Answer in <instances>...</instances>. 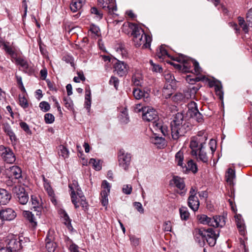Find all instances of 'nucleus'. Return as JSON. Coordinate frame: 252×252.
Returning a JSON list of instances; mask_svg holds the SVG:
<instances>
[{"label":"nucleus","mask_w":252,"mask_h":252,"mask_svg":"<svg viewBox=\"0 0 252 252\" xmlns=\"http://www.w3.org/2000/svg\"><path fill=\"white\" fill-rule=\"evenodd\" d=\"M170 126L171 135L174 140H177L189 129L188 123L184 119V115L181 113L175 115L171 122Z\"/></svg>","instance_id":"1"},{"label":"nucleus","mask_w":252,"mask_h":252,"mask_svg":"<svg viewBox=\"0 0 252 252\" xmlns=\"http://www.w3.org/2000/svg\"><path fill=\"white\" fill-rule=\"evenodd\" d=\"M130 27L132 30L131 35L133 36L135 46H142L143 49L150 48L152 40V37L146 34L144 30L137 25L132 24Z\"/></svg>","instance_id":"2"},{"label":"nucleus","mask_w":252,"mask_h":252,"mask_svg":"<svg viewBox=\"0 0 252 252\" xmlns=\"http://www.w3.org/2000/svg\"><path fill=\"white\" fill-rule=\"evenodd\" d=\"M68 187L70 191L71 201L75 208L79 207L78 203H80L83 209H87L88 203L86 202V198L78 182L75 180H73L72 183L69 185Z\"/></svg>","instance_id":"3"},{"label":"nucleus","mask_w":252,"mask_h":252,"mask_svg":"<svg viewBox=\"0 0 252 252\" xmlns=\"http://www.w3.org/2000/svg\"><path fill=\"white\" fill-rule=\"evenodd\" d=\"M219 236V232H215L212 228L208 229H200L195 235V239L200 246L204 244V241L206 240L209 245L213 247L216 243V240Z\"/></svg>","instance_id":"4"},{"label":"nucleus","mask_w":252,"mask_h":252,"mask_svg":"<svg viewBox=\"0 0 252 252\" xmlns=\"http://www.w3.org/2000/svg\"><path fill=\"white\" fill-rule=\"evenodd\" d=\"M174 60L183 63V71L189 72L191 71V64L194 66V72L197 74H200L201 71V68L200 67L199 63L197 61L183 54H180L176 59H174Z\"/></svg>","instance_id":"5"},{"label":"nucleus","mask_w":252,"mask_h":252,"mask_svg":"<svg viewBox=\"0 0 252 252\" xmlns=\"http://www.w3.org/2000/svg\"><path fill=\"white\" fill-rule=\"evenodd\" d=\"M6 176L7 180L6 181V184L8 187L12 188L15 184L21 182L22 178V170L18 166H12L7 169Z\"/></svg>","instance_id":"6"},{"label":"nucleus","mask_w":252,"mask_h":252,"mask_svg":"<svg viewBox=\"0 0 252 252\" xmlns=\"http://www.w3.org/2000/svg\"><path fill=\"white\" fill-rule=\"evenodd\" d=\"M197 218L201 223L215 227H222L225 224V218L222 216H216L213 218H210L207 215L203 214L198 216Z\"/></svg>","instance_id":"7"},{"label":"nucleus","mask_w":252,"mask_h":252,"mask_svg":"<svg viewBox=\"0 0 252 252\" xmlns=\"http://www.w3.org/2000/svg\"><path fill=\"white\" fill-rule=\"evenodd\" d=\"M207 139L206 134H205L202 131H200L197 136L191 138L189 147L191 149V155L192 156L197 157L199 147L204 146Z\"/></svg>","instance_id":"8"},{"label":"nucleus","mask_w":252,"mask_h":252,"mask_svg":"<svg viewBox=\"0 0 252 252\" xmlns=\"http://www.w3.org/2000/svg\"><path fill=\"white\" fill-rule=\"evenodd\" d=\"M29 243L27 239L23 236H14L9 240L7 247L11 249L13 252H16L20 250L26 244Z\"/></svg>","instance_id":"9"},{"label":"nucleus","mask_w":252,"mask_h":252,"mask_svg":"<svg viewBox=\"0 0 252 252\" xmlns=\"http://www.w3.org/2000/svg\"><path fill=\"white\" fill-rule=\"evenodd\" d=\"M0 156L7 163L12 164L16 160V157L12 150L3 145L0 146Z\"/></svg>","instance_id":"10"},{"label":"nucleus","mask_w":252,"mask_h":252,"mask_svg":"<svg viewBox=\"0 0 252 252\" xmlns=\"http://www.w3.org/2000/svg\"><path fill=\"white\" fill-rule=\"evenodd\" d=\"M131 155L130 153L126 152L124 150H121L119 151L118 156V160L120 167L125 171H127L130 164Z\"/></svg>","instance_id":"11"},{"label":"nucleus","mask_w":252,"mask_h":252,"mask_svg":"<svg viewBox=\"0 0 252 252\" xmlns=\"http://www.w3.org/2000/svg\"><path fill=\"white\" fill-rule=\"evenodd\" d=\"M158 113L155 109L149 106L143 109L142 119L144 121L152 123L158 121Z\"/></svg>","instance_id":"12"},{"label":"nucleus","mask_w":252,"mask_h":252,"mask_svg":"<svg viewBox=\"0 0 252 252\" xmlns=\"http://www.w3.org/2000/svg\"><path fill=\"white\" fill-rule=\"evenodd\" d=\"M11 191L16 194L19 203L22 205L27 204L29 200V196L25 192L24 189L20 186H14L11 188Z\"/></svg>","instance_id":"13"},{"label":"nucleus","mask_w":252,"mask_h":252,"mask_svg":"<svg viewBox=\"0 0 252 252\" xmlns=\"http://www.w3.org/2000/svg\"><path fill=\"white\" fill-rule=\"evenodd\" d=\"M188 114L198 122H201L203 121V116L199 112L197 103L194 101H191L188 104Z\"/></svg>","instance_id":"14"},{"label":"nucleus","mask_w":252,"mask_h":252,"mask_svg":"<svg viewBox=\"0 0 252 252\" xmlns=\"http://www.w3.org/2000/svg\"><path fill=\"white\" fill-rule=\"evenodd\" d=\"M132 93L136 99H143L145 102L147 103L150 101V90L148 89L142 90L139 88H134Z\"/></svg>","instance_id":"15"},{"label":"nucleus","mask_w":252,"mask_h":252,"mask_svg":"<svg viewBox=\"0 0 252 252\" xmlns=\"http://www.w3.org/2000/svg\"><path fill=\"white\" fill-rule=\"evenodd\" d=\"M114 70L120 76L123 77L127 74L129 66L125 62L117 61L114 64Z\"/></svg>","instance_id":"16"},{"label":"nucleus","mask_w":252,"mask_h":252,"mask_svg":"<svg viewBox=\"0 0 252 252\" xmlns=\"http://www.w3.org/2000/svg\"><path fill=\"white\" fill-rule=\"evenodd\" d=\"M98 4L108 12H113L117 10L115 0H97Z\"/></svg>","instance_id":"17"},{"label":"nucleus","mask_w":252,"mask_h":252,"mask_svg":"<svg viewBox=\"0 0 252 252\" xmlns=\"http://www.w3.org/2000/svg\"><path fill=\"white\" fill-rule=\"evenodd\" d=\"M41 177L43 181V186L45 190L46 191L49 196L50 197L51 201L52 202V203H53L54 204H56L57 203V200L55 198V194L51 186L50 182L48 179L45 178L44 175H42Z\"/></svg>","instance_id":"18"},{"label":"nucleus","mask_w":252,"mask_h":252,"mask_svg":"<svg viewBox=\"0 0 252 252\" xmlns=\"http://www.w3.org/2000/svg\"><path fill=\"white\" fill-rule=\"evenodd\" d=\"M0 216L3 220H11L16 217V214L13 209L6 208L0 211Z\"/></svg>","instance_id":"19"},{"label":"nucleus","mask_w":252,"mask_h":252,"mask_svg":"<svg viewBox=\"0 0 252 252\" xmlns=\"http://www.w3.org/2000/svg\"><path fill=\"white\" fill-rule=\"evenodd\" d=\"M3 129L6 135L9 137V139L12 144H15L17 142V138L10 125L8 123L3 124Z\"/></svg>","instance_id":"20"},{"label":"nucleus","mask_w":252,"mask_h":252,"mask_svg":"<svg viewBox=\"0 0 252 252\" xmlns=\"http://www.w3.org/2000/svg\"><path fill=\"white\" fill-rule=\"evenodd\" d=\"M45 247L47 252H55L57 244L54 241L52 236L48 234L45 239Z\"/></svg>","instance_id":"21"},{"label":"nucleus","mask_w":252,"mask_h":252,"mask_svg":"<svg viewBox=\"0 0 252 252\" xmlns=\"http://www.w3.org/2000/svg\"><path fill=\"white\" fill-rule=\"evenodd\" d=\"M11 198L10 193L4 189H0V204L6 205Z\"/></svg>","instance_id":"22"},{"label":"nucleus","mask_w":252,"mask_h":252,"mask_svg":"<svg viewBox=\"0 0 252 252\" xmlns=\"http://www.w3.org/2000/svg\"><path fill=\"white\" fill-rule=\"evenodd\" d=\"M31 201L32 208L36 212V215H39L42 210L40 199L36 196L32 195Z\"/></svg>","instance_id":"23"},{"label":"nucleus","mask_w":252,"mask_h":252,"mask_svg":"<svg viewBox=\"0 0 252 252\" xmlns=\"http://www.w3.org/2000/svg\"><path fill=\"white\" fill-rule=\"evenodd\" d=\"M172 182H173L175 186L181 190H183L181 191L180 194L182 195L185 194L186 189H185V184L183 179L178 177L175 176L173 178Z\"/></svg>","instance_id":"24"},{"label":"nucleus","mask_w":252,"mask_h":252,"mask_svg":"<svg viewBox=\"0 0 252 252\" xmlns=\"http://www.w3.org/2000/svg\"><path fill=\"white\" fill-rule=\"evenodd\" d=\"M86 0H72L70 5V8L73 12L79 10L85 4Z\"/></svg>","instance_id":"25"},{"label":"nucleus","mask_w":252,"mask_h":252,"mask_svg":"<svg viewBox=\"0 0 252 252\" xmlns=\"http://www.w3.org/2000/svg\"><path fill=\"white\" fill-rule=\"evenodd\" d=\"M188 204L189 207L194 212L198 210L200 203L197 197H193L190 198L189 197L188 199Z\"/></svg>","instance_id":"26"},{"label":"nucleus","mask_w":252,"mask_h":252,"mask_svg":"<svg viewBox=\"0 0 252 252\" xmlns=\"http://www.w3.org/2000/svg\"><path fill=\"white\" fill-rule=\"evenodd\" d=\"M150 141L153 144L157 145L159 148H163L164 146V139L157 136L156 134H155L150 138Z\"/></svg>","instance_id":"27"},{"label":"nucleus","mask_w":252,"mask_h":252,"mask_svg":"<svg viewBox=\"0 0 252 252\" xmlns=\"http://www.w3.org/2000/svg\"><path fill=\"white\" fill-rule=\"evenodd\" d=\"M235 218L236 224L238 228L239 229L240 234L241 235H244L245 226L244 222V220L242 218V216L240 215H236Z\"/></svg>","instance_id":"28"},{"label":"nucleus","mask_w":252,"mask_h":252,"mask_svg":"<svg viewBox=\"0 0 252 252\" xmlns=\"http://www.w3.org/2000/svg\"><path fill=\"white\" fill-rule=\"evenodd\" d=\"M204 146L199 147V150L197 152L196 158L198 160H200L203 162H207L208 161V158L207 156L206 153L204 151Z\"/></svg>","instance_id":"29"},{"label":"nucleus","mask_w":252,"mask_h":252,"mask_svg":"<svg viewBox=\"0 0 252 252\" xmlns=\"http://www.w3.org/2000/svg\"><path fill=\"white\" fill-rule=\"evenodd\" d=\"M173 85H165L162 90V95L165 98H169L173 94Z\"/></svg>","instance_id":"30"},{"label":"nucleus","mask_w":252,"mask_h":252,"mask_svg":"<svg viewBox=\"0 0 252 252\" xmlns=\"http://www.w3.org/2000/svg\"><path fill=\"white\" fill-rule=\"evenodd\" d=\"M235 178V170L231 168H228L225 174L226 181L230 185L233 184V180Z\"/></svg>","instance_id":"31"},{"label":"nucleus","mask_w":252,"mask_h":252,"mask_svg":"<svg viewBox=\"0 0 252 252\" xmlns=\"http://www.w3.org/2000/svg\"><path fill=\"white\" fill-rule=\"evenodd\" d=\"M238 23L240 27L242 29V30L246 33H248L249 31V27H252V26L249 25V23L246 22L244 18L241 17H238Z\"/></svg>","instance_id":"32"},{"label":"nucleus","mask_w":252,"mask_h":252,"mask_svg":"<svg viewBox=\"0 0 252 252\" xmlns=\"http://www.w3.org/2000/svg\"><path fill=\"white\" fill-rule=\"evenodd\" d=\"M23 215L31 223L32 225L35 227L37 225V223L35 220V218L33 214L29 211H24Z\"/></svg>","instance_id":"33"},{"label":"nucleus","mask_w":252,"mask_h":252,"mask_svg":"<svg viewBox=\"0 0 252 252\" xmlns=\"http://www.w3.org/2000/svg\"><path fill=\"white\" fill-rule=\"evenodd\" d=\"M58 154L65 159L69 156V151L65 146L61 145L58 147Z\"/></svg>","instance_id":"34"},{"label":"nucleus","mask_w":252,"mask_h":252,"mask_svg":"<svg viewBox=\"0 0 252 252\" xmlns=\"http://www.w3.org/2000/svg\"><path fill=\"white\" fill-rule=\"evenodd\" d=\"M179 212L182 220H187L189 219L190 214L186 207H181L179 209Z\"/></svg>","instance_id":"35"},{"label":"nucleus","mask_w":252,"mask_h":252,"mask_svg":"<svg viewBox=\"0 0 252 252\" xmlns=\"http://www.w3.org/2000/svg\"><path fill=\"white\" fill-rule=\"evenodd\" d=\"M157 56L159 59H164L166 57H170L163 45H161L157 51Z\"/></svg>","instance_id":"36"},{"label":"nucleus","mask_w":252,"mask_h":252,"mask_svg":"<svg viewBox=\"0 0 252 252\" xmlns=\"http://www.w3.org/2000/svg\"><path fill=\"white\" fill-rule=\"evenodd\" d=\"M61 215L63 219L64 224L66 225V226L68 228H70V227H72L71 224V220L70 219L66 212L64 210H62L61 212Z\"/></svg>","instance_id":"37"},{"label":"nucleus","mask_w":252,"mask_h":252,"mask_svg":"<svg viewBox=\"0 0 252 252\" xmlns=\"http://www.w3.org/2000/svg\"><path fill=\"white\" fill-rule=\"evenodd\" d=\"M17 64L20 65L23 70L27 72L29 68V64L26 60L21 58H18L16 59Z\"/></svg>","instance_id":"38"},{"label":"nucleus","mask_w":252,"mask_h":252,"mask_svg":"<svg viewBox=\"0 0 252 252\" xmlns=\"http://www.w3.org/2000/svg\"><path fill=\"white\" fill-rule=\"evenodd\" d=\"M162 123L158 119V121H154L150 124L151 128L155 131H159L160 129L162 128Z\"/></svg>","instance_id":"39"},{"label":"nucleus","mask_w":252,"mask_h":252,"mask_svg":"<svg viewBox=\"0 0 252 252\" xmlns=\"http://www.w3.org/2000/svg\"><path fill=\"white\" fill-rule=\"evenodd\" d=\"M183 152L181 151H178L175 155V161L178 165L183 166L184 162Z\"/></svg>","instance_id":"40"},{"label":"nucleus","mask_w":252,"mask_h":252,"mask_svg":"<svg viewBox=\"0 0 252 252\" xmlns=\"http://www.w3.org/2000/svg\"><path fill=\"white\" fill-rule=\"evenodd\" d=\"M89 164H91L95 170L98 171L100 170L101 168V165L100 164V161H96L94 158H91L89 161Z\"/></svg>","instance_id":"41"},{"label":"nucleus","mask_w":252,"mask_h":252,"mask_svg":"<svg viewBox=\"0 0 252 252\" xmlns=\"http://www.w3.org/2000/svg\"><path fill=\"white\" fill-rule=\"evenodd\" d=\"M109 193H107L105 191L101 192V202L103 206H106L108 203V196Z\"/></svg>","instance_id":"42"},{"label":"nucleus","mask_w":252,"mask_h":252,"mask_svg":"<svg viewBox=\"0 0 252 252\" xmlns=\"http://www.w3.org/2000/svg\"><path fill=\"white\" fill-rule=\"evenodd\" d=\"M63 102L66 108L69 110L73 109V103L72 100L69 97H65L63 98Z\"/></svg>","instance_id":"43"},{"label":"nucleus","mask_w":252,"mask_h":252,"mask_svg":"<svg viewBox=\"0 0 252 252\" xmlns=\"http://www.w3.org/2000/svg\"><path fill=\"white\" fill-rule=\"evenodd\" d=\"M132 82L136 86H141L142 83V79L140 75H134L132 78Z\"/></svg>","instance_id":"44"},{"label":"nucleus","mask_w":252,"mask_h":252,"mask_svg":"<svg viewBox=\"0 0 252 252\" xmlns=\"http://www.w3.org/2000/svg\"><path fill=\"white\" fill-rule=\"evenodd\" d=\"M164 78L166 81L170 83L169 84H174V82L175 81L174 76L171 73H165L164 74Z\"/></svg>","instance_id":"45"},{"label":"nucleus","mask_w":252,"mask_h":252,"mask_svg":"<svg viewBox=\"0 0 252 252\" xmlns=\"http://www.w3.org/2000/svg\"><path fill=\"white\" fill-rule=\"evenodd\" d=\"M215 90L217 95H219L220 99L223 98V92L222 91V86L220 82H218L215 85Z\"/></svg>","instance_id":"46"},{"label":"nucleus","mask_w":252,"mask_h":252,"mask_svg":"<svg viewBox=\"0 0 252 252\" xmlns=\"http://www.w3.org/2000/svg\"><path fill=\"white\" fill-rule=\"evenodd\" d=\"M1 45L2 46V49L5 50V51L10 55H12L14 54V51L12 50V48L7 45V44L4 41L0 42Z\"/></svg>","instance_id":"47"},{"label":"nucleus","mask_w":252,"mask_h":252,"mask_svg":"<svg viewBox=\"0 0 252 252\" xmlns=\"http://www.w3.org/2000/svg\"><path fill=\"white\" fill-rule=\"evenodd\" d=\"M44 120L46 124H52L55 121V117L51 113H46L44 115Z\"/></svg>","instance_id":"48"},{"label":"nucleus","mask_w":252,"mask_h":252,"mask_svg":"<svg viewBox=\"0 0 252 252\" xmlns=\"http://www.w3.org/2000/svg\"><path fill=\"white\" fill-rule=\"evenodd\" d=\"M39 107L42 111L46 112L49 110L50 105L48 102L43 101L39 103Z\"/></svg>","instance_id":"49"},{"label":"nucleus","mask_w":252,"mask_h":252,"mask_svg":"<svg viewBox=\"0 0 252 252\" xmlns=\"http://www.w3.org/2000/svg\"><path fill=\"white\" fill-rule=\"evenodd\" d=\"M187 169L189 170L192 171L193 172L195 173L197 172V168L196 164L193 162L192 160H189L188 163Z\"/></svg>","instance_id":"50"},{"label":"nucleus","mask_w":252,"mask_h":252,"mask_svg":"<svg viewBox=\"0 0 252 252\" xmlns=\"http://www.w3.org/2000/svg\"><path fill=\"white\" fill-rule=\"evenodd\" d=\"M101 187L103 189L102 191H105L107 193H110L111 186L106 180H103L102 181Z\"/></svg>","instance_id":"51"},{"label":"nucleus","mask_w":252,"mask_h":252,"mask_svg":"<svg viewBox=\"0 0 252 252\" xmlns=\"http://www.w3.org/2000/svg\"><path fill=\"white\" fill-rule=\"evenodd\" d=\"M109 84L113 85L115 88L117 90L119 84V80L116 77L112 76L109 80Z\"/></svg>","instance_id":"52"},{"label":"nucleus","mask_w":252,"mask_h":252,"mask_svg":"<svg viewBox=\"0 0 252 252\" xmlns=\"http://www.w3.org/2000/svg\"><path fill=\"white\" fill-rule=\"evenodd\" d=\"M129 240L130 241L131 244L133 246L136 247L139 245L140 243V239L139 238L132 235L130 236Z\"/></svg>","instance_id":"53"},{"label":"nucleus","mask_w":252,"mask_h":252,"mask_svg":"<svg viewBox=\"0 0 252 252\" xmlns=\"http://www.w3.org/2000/svg\"><path fill=\"white\" fill-rule=\"evenodd\" d=\"M150 63L151 65V69L156 72H160L162 70V68L158 64H155L151 60Z\"/></svg>","instance_id":"54"},{"label":"nucleus","mask_w":252,"mask_h":252,"mask_svg":"<svg viewBox=\"0 0 252 252\" xmlns=\"http://www.w3.org/2000/svg\"><path fill=\"white\" fill-rule=\"evenodd\" d=\"M132 188L130 185H124L122 188L124 193L126 194H130L131 193Z\"/></svg>","instance_id":"55"},{"label":"nucleus","mask_w":252,"mask_h":252,"mask_svg":"<svg viewBox=\"0 0 252 252\" xmlns=\"http://www.w3.org/2000/svg\"><path fill=\"white\" fill-rule=\"evenodd\" d=\"M20 126L28 134L32 133L31 130H30L28 125L26 123L21 122L20 123Z\"/></svg>","instance_id":"56"},{"label":"nucleus","mask_w":252,"mask_h":252,"mask_svg":"<svg viewBox=\"0 0 252 252\" xmlns=\"http://www.w3.org/2000/svg\"><path fill=\"white\" fill-rule=\"evenodd\" d=\"M246 20L249 26H252V8L250 9L247 13Z\"/></svg>","instance_id":"57"},{"label":"nucleus","mask_w":252,"mask_h":252,"mask_svg":"<svg viewBox=\"0 0 252 252\" xmlns=\"http://www.w3.org/2000/svg\"><path fill=\"white\" fill-rule=\"evenodd\" d=\"M91 10V13L92 14L96 15V16L99 19L102 18L103 15L102 13L100 11H99L96 7H94L92 8Z\"/></svg>","instance_id":"58"},{"label":"nucleus","mask_w":252,"mask_h":252,"mask_svg":"<svg viewBox=\"0 0 252 252\" xmlns=\"http://www.w3.org/2000/svg\"><path fill=\"white\" fill-rule=\"evenodd\" d=\"M163 229L165 231H171L172 226L171 222L170 221H165L163 224Z\"/></svg>","instance_id":"59"},{"label":"nucleus","mask_w":252,"mask_h":252,"mask_svg":"<svg viewBox=\"0 0 252 252\" xmlns=\"http://www.w3.org/2000/svg\"><path fill=\"white\" fill-rule=\"evenodd\" d=\"M134 206L135 209L140 213H143L144 210L143 208L142 205L141 203L138 202H135L134 203Z\"/></svg>","instance_id":"60"},{"label":"nucleus","mask_w":252,"mask_h":252,"mask_svg":"<svg viewBox=\"0 0 252 252\" xmlns=\"http://www.w3.org/2000/svg\"><path fill=\"white\" fill-rule=\"evenodd\" d=\"M20 105L24 108H26L29 106L27 100L24 97L20 98L19 99Z\"/></svg>","instance_id":"61"},{"label":"nucleus","mask_w":252,"mask_h":252,"mask_svg":"<svg viewBox=\"0 0 252 252\" xmlns=\"http://www.w3.org/2000/svg\"><path fill=\"white\" fill-rule=\"evenodd\" d=\"M90 31L92 33H94V34L95 35H98L100 30H99V28L97 26H95L94 25H92L91 26Z\"/></svg>","instance_id":"62"},{"label":"nucleus","mask_w":252,"mask_h":252,"mask_svg":"<svg viewBox=\"0 0 252 252\" xmlns=\"http://www.w3.org/2000/svg\"><path fill=\"white\" fill-rule=\"evenodd\" d=\"M84 106L88 110V112H89L91 106V97L85 98Z\"/></svg>","instance_id":"63"},{"label":"nucleus","mask_w":252,"mask_h":252,"mask_svg":"<svg viewBox=\"0 0 252 252\" xmlns=\"http://www.w3.org/2000/svg\"><path fill=\"white\" fill-rule=\"evenodd\" d=\"M69 250L70 252H79V247L74 243H72L69 246Z\"/></svg>","instance_id":"64"}]
</instances>
